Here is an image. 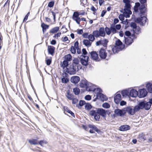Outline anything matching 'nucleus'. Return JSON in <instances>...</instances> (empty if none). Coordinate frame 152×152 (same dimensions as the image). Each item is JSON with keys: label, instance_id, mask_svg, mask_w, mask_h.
I'll return each mask as SVG.
<instances>
[{"label": "nucleus", "instance_id": "obj_1", "mask_svg": "<svg viewBox=\"0 0 152 152\" xmlns=\"http://www.w3.org/2000/svg\"><path fill=\"white\" fill-rule=\"evenodd\" d=\"M139 1L141 4L138 2L135 3V5L134 7V11L133 13L134 14H135L139 12V10L140 13L138 15L140 17L137 18L135 17L134 20L135 22L140 24L142 26H144L145 23L148 22V20L146 16V15L145 16H142L144 15L145 13L147 12V0H139ZM148 23L147 22V24Z\"/></svg>", "mask_w": 152, "mask_h": 152}, {"label": "nucleus", "instance_id": "obj_2", "mask_svg": "<svg viewBox=\"0 0 152 152\" xmlns=\"http://www.w3.org/2000/svg\"><path fill=\"white\" fill-rule=\"evenodd\" d=\"M79 64V60L77 58H74L72 65L69 68L66 69V72L69 75H74L76 73L77 67Z\"/></svg>", "mask_w": 152, "mask_h": 152}, {"label": "nucleus", "instance_id": "obj_3", "mask_svg": "<svg viewBox=\"0 0 152 152\" xmlns=\"http://www.w3.org/2000/svg\"><path fill=\"white\" fill-rule=\"evenodd\" d=\"M80 87L82 88H86V91H95V88H93V84L88 82L86 80H82L79 83Z\"/></svg>", "mask_w": 152, "mask_h": 152}, {"label": "nucleus", "instance_id": "obj_4", "mask_svg": "<svg viewBox=\"0 0 152 152\" xmlns=\"http://www.w3.org/2000/svg\"><path fill=\"white\" fill-rule=\"evenodd\" d=\"M136 106L138 111L140 110H142L144 109L148 110H149L151 107L150 104L148 102H146L145 100L139 102L137 105Z\"/></svg>", "mask_w": 152, "mask_h": 152}, {"label": "nucleus", "instance_id": "obj_5", "mask_svg": "<svg viewBox=\"0 0 152 152\" xmlns=\"http://www.w3.org/2000/svg\"><path fill=\"white\" fill-rule=\"evenodd\" d=\"M132 106H128L124 108L125 114L126 112H127L129 115H134L135 114L136 112L139 111L136 105L134 107L133 109L132 108Z\"/></svg>", "mask_w": 152, "mask_h": 152}, {"label": "nucleus", "instance_id": "obj_6", "mask_svg": "<svg viewBox=\"0 0 152 152\" xmlns=\"http://www.w3.org/2000/svg\"><path fill=\"white\" fill-rule=\"evenodd\" d=\"M81 64L83 66H87L88 64L89 58L88 56L81 55L78 57Z\"/></svg>", "mask_w": 152, "mask_h": 152}, {"label": "nucleus", "instance_id": "obj_7", "mask_svg": "<svg viewBox=\"0 0 152 152\" xmlns=\"http://www.w3.org/2000/svg\"><path fill=\"white\" fill-rule=\"evenodd\" d=\"M114 112L118 116L123 117L125 115V111L124 108L121 109L118 108L115 109Z\"/></svg>", "mask_w": 152, "mask_h": 152}, {"label": "nucleus", "instance_id": "obj_8", "mask_svg": "<svg viewBox=\"0 0 152 152\" xmlns=\"http://www.w3.org/2000/svg\"><path fill=\"white\" fill-rule=\"evenodd\" d=\"M99 56L102 59H105L107 57V53L103 48L100 49L99 51Z\"/></svg>", "mask_w": 152, "mask_h": 152}, {"label": "nucleus", "instance_id": "obj_9", "mask_svg": "<svg viewBox=\"0 0 152 152\" xmlns=\"http://www.w3.org/2000/svg\"><path fill=\"white\" fill-rule=\"evenodd\" d=\"M89 53L92 59L96 61H99L98 60L99 58L98 54L96 51H92L89 52Z\"/></svg>", "mask_w": 152, "mask_h": 152}, {"label": "nucleus", "instance_id": "obj_10", "mask_svg": "<svg viewBox=\"0 0 152 152\" xmlns=\"http://www.w3.org/2000/svg\"><path fill=\"white\" fill-rule=\"evenodd\" d=\"M139 97L140 98H144L145 97L147 94V92L145 88L140 89L139 90Z\"/></svg>", "mask_w": 152, "mask_h": 152}, {"label": "nucleus", "instance_id": "obj_11", "mask_svg": "<svg viewBox=\"0 0 152 152\" xmlns=\"http://www.w3.org/2000/svg\"><path fill=\"white\" fill-rule=\"evenodd\" d=\"M98 114L101 116H102L105 119L106 116V110L102 108H98L97 110Z\"/></svg>", "mask_w": 152, "mask_h": 152}, {"label": "nucleus", "instance_id": "obj_12", "mask_svg": "<svg viewBox=\"0 0 152 152\" xmlns=\"http://www.w3.org/2000/svg\"><path fill=\"white\" fill-rule=\"evenodd\" d=\"M63 77L61 78V82L63 83H68L69 80V79L68 78V75L66 72H64L62 74Z\"/></svg>", "mask_w": 152, "mask_h": 152}, {"label": "nucleus", "instance_id": "obj_13", "mask_svg": "<svg viewBox=\"0 0 152 152\" xmlns=\"http://www.w3.org/2000/svg\"><path fill=\"white\" fill-rule=\"evenodd\" d=\"M124 42L127 45H130L134 42L133 39L131 37H126L124 36Z\"/></svg>", "mask_w": 152, "mask_h": 152}, {"label": "nucleus", "instance_id": "obj_14", "mask_svg": "<svg viewBox=\"0 0 152 152\" xmlns=\"http://www.w3.org/2000/svg\"><path fill=\"white\" fill-rule=\"evenodd\" d=\"M55 48L53 46L49 45L48 47V51L49 54L53 56L55 53Z\"/></svg>", "mask_w": 152, "mask_h": 152}, {"label": "nucleus", "instance_id": "obj_15", "mask_svg": "<svg viewBox=\"0 0 152 152\" xmlns=\"http://www.w3.org/2000/svg\"><path fill=\"white\" fill-rule=\"evenodd\" d=\"M80 79L79 76H77L72 77L70 79L71 82L75 84L77 83L80 80Z\"/></svg>", "mask_w": 152, "mask_h": 152}, {"label": "nucleus", "instance_id": "obj_16", "mask_svg": "<svg viewBox=\"0 0 152 152\" xmlns=\"http://www.w3.org/2000/svg\"><path fill=\"white\" fill-rule=\"evenodd\" d=\"M138 92L135 89L131 90L129 92V95L132 97H136L138 95Z\"/></svg>", "mask_w": 152, "mask_h": 152}, {"label": "nucleus", "instance_id": "obj_17", "mask_svg": "<svg viewBox=\"0 0 152 152\" xmlns=\"http://www.w3.org/2000/svg\"><path fill=\"white\" fill-rule=\"evenodd\" d=\"M125 47V45H123V47L122 48L121 47L118 48V47L114 46L112 47V50L114 54L118 53L120 50H121Z\"/></svg>", "mask_w": 152, "mask_h": 152}, {"label": "nucleus", "instance_id": "obj_18", "mask_svg": "<svg viewBox=\"0 0 152 152\" xmlns=\"http://www.w3.org/2000/svg\"><path fill=\"white\" fill-rule=\"evenodd\" d=\"M130 126L128 125H124L121 126L119 128V130L121 131H125L130 129Z\"/></svg>", "mask_w": 152, "mask_h": 152}, {"label": "nucleus", "instance_id": "obj_19", "mask_svg": "<svg viewBox=\"0 0 152 152\" xmlns=\"http://www.w3.org/2000/svg\"><path fill=\"white\" fill-rule=\"evenodd\" d=\"M88 126L89 128H92L94 131L96 132L98 134H101L102 132L99 129H98L95 125L93 124H89Z\"/></svg>", "mask_w": 152, "mask_h": 152}, {"label": "nucleus", "instance_id": "obj_20", "mask_svg": "<svg viewBox=\"0 0 152 152\" xmlns=\"http://www.w3.org/2000/svg\"><path fill=\"white\" fill-rule=\"evenodd\" d=\"M137 139L140 142L144 141L146 139L145 135L142 132L139 134Z\"/></svg>", "mask_w": 152, "mask_h": 152}, {"label": "nucleus", "instance_id": "obj_21", "mask_svg": "<svg viewBox=\"0 0 152 152\" xmlns=\"http://www.w3.org/2000/svg\"><path fill=\"white\" fill-rule=\"evenodd\" d=\"M121 96L120 94H117L114 97L115 102L117 104H118L121 99Z\"/></svg>", "mask_w": 152, "mask_h": 152}, {"label": "nucleus", "instance_id": "obj_22", "mask_svg": "<svg viewBox=\"0 0 152 152\" xmlns=\"http://www.w3.org/2000/svg\"><path fill=\"white\" fill-rule=\"evenodd\" d=\"M63 109L64 110V113L65 114H66L65 112H66L68 113L71 114V115L74 117H75L74 113L70 110H69L68 107L66 106H64L63 107Z\"/></svg>", "mask_w": 152, "mask_h": 152}, {"label": "nucleus", "instance_id": "obj_23", "mask_svg": "<svg viewBox=\"0 0 152 152\" xmlns=\"http://www.w3.org/2000/svg\"><path fill=\"white\" fill-rule=\"evenodd\" d=\"M41 26L42 28V32L43 34L45 33L46 30L48 29L49 27V25L45 24L44 23H42Z\"/></svg>", "mask_w": 152, "mask_h": 152}, {"label": "nucleus", "instance_id": "obj_24", "mask_svg": "<svg viewBox=\"0 0 152 152\" xmlns=\"http://www.w3.org/2000/svg\"><path fill=\"white\" fill-rule=\"evenodd\" d=\"M98 31L99 34L101 35V37H104L105 36V28L104 27H100Z\"/></svg>", "mask_w": 152, "mask_h": 152}, {"label": "nucleus", "instance_id": "obj_25", "mask_svg": "<svg viewBox=\"0 0 152 152\" xmlns=\"http://www.w3.org/2000/svg\"><path fill=\"white\" fill-rule=\"evenodd\" d=\"M98 96L99 99H100L103 102L104 101H106L108 99V98L106 95L104 94H100Z\"/></svg>", "mask_w": 152, "mask_h": 152}, {"label": "nucleus", "instance_id": "obj_26", "mask_svg": "<svg viewBox=\"0 0 152 152\" xmlns=\"http://www.w3.org/2000/svg\"><path fill=\"white\" fill-rule=\"evenodd\" d=\"M60 65L61 67L64 69L65 68H67V67L68 66L69 64L68 61L64 60L63 62H61Z\"/></svg>", "mask_w": 152, "mask_h": 152}, {"label": "nucleus", "instance_id": "obj_27", "mask_svg": "<svg viewBox=\"0 0 152 152\" xmlns=\"http://www.w3.org/2000/svg\"><path fill=\"white\" fill-rule=\"evenodd\" d=\"M83 43L86 46L89 47L91 46L92 42L89 40L85 39L83 41Z\"/></svg>", "mask_w": 152, "mask_h": 152}, {"label": "nucleus", "instance_id": "obj_28", "mask_svg": "<svg viewBox=\"0 0 152 152\" xmlns=\"http://www.w3.org/2000/svg\"><path fill=\"white\" fill-rule=\"evenodd\" d=\"M146 87L148 92L150 93H152V83H148L147 84Z\"/></svg>", "mask_w": 152, "mask_h": 152}, {"label": "nucleus", "instance_id": "obj_29", "mask_svg": "<svg viewBox=\"0 0 152 152\" xmlns=\"http://www.w3.org/2000/svg\"><path fill=\"white\" fill-rule=\"evenodd\" d=\"M64 58V60L69 62L71 61L72 59V57L71 55L70 54H68L65 55Z\"/></svg>", "mask_w": 152, "mask_h": 152}, {"label": "nucleus", "instance_id": "obj_30", "mask_svg": "<svg viewBox=\"0 0 152 152\" xmlns=\"http://www.w3.org/2000/svg\"><path fill=\"white\" fill-rule=\"evenodd\" d=\"M28 141L31 145H36L38 144L37 139H33L31 140H29Z\"/></svg>", "mask_w": 152, "mask_h": 152}, {"label": "nucleus", "instance_id": "obj_31", "mask_svg": "<svg viewBox=\"0 0 152 152\" xmlns=\"http://www.w3.org/2000/svg\"><path fill=\"white\" fill-rule=\"evenodd\" d=\"M95 108V110H92L89 111V114L92 116H94L96 114H98L97 112V109Z\"/></svg>", "mask_w": 152, "mask_h": 152}, {"label": "nucleus", "instance_id": "obj_32", "mask_svg": "<svg viewBox=\"0 0 152 152\" xmlns=\"http://www.w3.org/2000/svg\"><path fill=\"white\" fill-rule=\"evenodd\" d=\"M59 30L58 27H56L52 28L50 31V33L54 34L57 32Z\"/></svg>", "mask_w": 152, "mask_h": 152}, {"label": "nucleus", "instance_id": "obj_33", "mask_svg": "<svg viewBox=\"0 0 152 152\" xmlns=\"http://www.w3.org/2000/svg\"><path fill=\"white\" fill-rule=\"evenodd\" d=\"M111 31V33H112L113 34H114L117 32V30L115 27V25L112 24L111 25L110 27Z\"/></svg>", "mask_w": 152, "mask_h": 152}, {"label": "nucleus", "instance_id": "obj_34", "mask_svg": "<svg viewBox=\"0 0 152 152\" xmlns=\"http://www.w3.org/2000/svg\"><path fill=\"white\" fill-rule=\"evenodd\" d=\"M132 6L130 3L125 4L124 8V11H126V10H130V9H131Z\"/></svg>", "mask_w": 152, "mask_h": 152}, {"label": "nucleus", "instance_id": "obj_35", "mask_svg": "<svg viewBox=\"0 0 152 152\" xmlns=\"http://www.w3.org/2000/svg\"><path fill=\"white\" fill-rule=\"evenodd\" d=\"M67 95L66 96L67 98L70 100H72L73 98L74 95L72 94H71L70 93L69 90H68L67 93Z\"/></svg>", "mask_w": 152, "mask_h": 152}, {"label": "nucleus", "instance_id": "obj_36", "mask_svg": "<svg viewBox=\"0 0 152 152\" xmlns=\"http://www.w3.org/2000/svg\"><path fill=\"white\" fill-rule=\"evenodd\" d=\"M73 92L75 95H77L80 94V89L77 87L73 89Z\"/></svg>", "mask_w": 152, "mask_h": 152}, {"label": "nucleus", "instance_id": "obj_37", "mask_svg": "<svg viewBox=\"0 0 152 152\" xmlns=\"http://www.w3.org/2000/svg\"><path fill=\"white\" fill-rule=\"evenodd\" d=\"M121 94L123 96H128L129 95V92L128 90H124L122 91Z\"/></svg>", "mask_w": 152, "mask_h": 152}, {"label": "nucleus", "instance_id": "obj_38", "mask_svg": "<svg viewBox=\"0 0 152 152\" xmlns=\"http://www.w3.org/2000/svg\"><path fill=\"white\" fill-rule=\"evenodd\" d=\"M93 35L94 37L96 38L99 37L100 36V35L99 34L98 30H96L94 31L93 32Z\"/></svg>", "mask_w": 152, "mask_h": 152}, {"label": "nucleus", "instance_id": "obj_39", "mask_svg": "<svg viewBox=\"0 0 152 152\" xmlns=\"http://www.w3.org/2000/svg\"><path fill=\"white\" fill-rule=\"evenodd\" d=\"M95 91H94V92H96V93H96V95H98V96H99V95L100 94L101 95V94L102 93V89L100 88H95Z\"/></svg>", "mask_w": 152, "mask_h": 152}, {"label": "nucleus", "instance_id": "obj_40", "mask_svg": "<svg viewBox=\"0 0 152 152\" xmlns=\"http://www.w3.org/2000/svg\"><path fill=\"white\" fill-rule=\"evenodd\" d=\"M86 103V102L84 100H80L79 101V105L80 107L78 106H77H77L79 109L81 108V107L84 105Z\"/></svg>", "mask_w": 152, "mask_h": 152}, {"label": "nucleus", "instance_id": "obj_41", "mask_svg": "<svg viewBox=\"0 0 152 152\" xmlns=\"http://www.w3.org/2000/svg\"><path fill=\"white\" fill-rule=\"evenodd\" d=\"M85 105V109L87 110H90L92 107V106L91 104L88 103H86Z\"/></svg>", "mask_w": 152, "mask_h": 152}, {"label": "nucleus", "instance_id": "obj_42", "mask_svg": "<svg viewBox=\"0 0 152 152\" xmlns=\"http://www.w3.org/2000/svg\"><path fill=\"white\" fill-rule=\"evenodd\" d=\"M88 38L90 41L91 42H94L95 39V37L94 36L93 34H90L89 35Z\"/></svg>", "mask_w": 152, "mask_h": 152}, {"label": "nucleus", "instance_id": "obj_43", "mask_svg": "<svg viewBox=\"0 0 152 152\" xmlns=\"http://www.w3.org/2000/svg\"><path fill=\"white\" fill-rule=\"evenodd\" d=\"M122 43L119 39L117 40L115 43V45L116 47H119V48L121 47V46L122 45Z\"/></svg>", "mask_w": 152, "mask_h": 152}, {"label": "nucleus", "instance_id": "obj_44", "mask_svg": "<svg viewBox=\"0 0 152 152\" xmlns=\"http://www.w3.org/2000/svg\"><path fill=\"white\" fill-rule=\"evenodd\" d=\"M105 32L107 35H110L111 33L110 28L106 27L105 28Z\"/></svg>", "mask_w": 152, "mask_h": 152}, {"label": "nucleus", "instance_id": "obj_45", "mask_svg": "<svg viewBox=\"0 0 152 152\" xmlns=\"http://www.w3.org/2000/svg\"><path fill=\"white\" fill-rule=\"evenodd\" d=\"M52 58L51 57H50V58L46 59L45 61L47 65L49 66L52 63Z\"/></svg>", "mask_w": 152, "mask_h": 152}, {"label": "nucleus", "instance_id": "obj_46", "mask_svg": "<svg viewBox=\"0 0 152 152\" xmlns=\"http://www.w3.org/2000/svg\"><path fill=\"white\" fill-rule=\"evenodd\" d=\"M130 26L133 28V29H136L138 26H137V24L135 22H132L130 24Z\"/></svg>", "mask_w": 152, "mask_h": 152}, {"label": "nucleus", "instance_id": "obj_47", "mask_svg": "<svg viewBox=\"0 0 152 152\" xmlns=\"http://www.w3.org/2000/svg\"><path fill=\"white\" fill-rule=\"evenodd\" d=\"M102 107L108 109L110 107V105L107 102H105L102 104Z\"/></svg>", "mask_w": 152, "mask_h": 152}, {"label": "nucleus", "instance_id": "obj_48", "mask_svg": "<svg viewBox=\"0 0 152 152\" xmlns=\"http://www.w3.org/2000/svg\"><path fill=\"white\" fill-rule=\"evenodd\" d=\"M76 49L73 46H72L70 48V51L72 54H75L76 53Z\"/></svg>", "mask_w": 152, "mask_h": 152}, {"label": "nucleus", "instance_id": "obj_49", "mask_svg": "<svg viewBox=\"0 0 152 152\" xmlns=\"http://www.w3.org/2000/svg\"><path fill=\"white\" fill-rule=\"evenodd\" d=\"M54 4V2L53 1H50L48 4V7L50 8L53 7Z\"/></svg>", "mask_w": 152, "mask_h": 152}, {"label": "nucleus", "instance_id": "obj_50", "mask_svg": "<svg viewBox=\"0 0 152 152\" xmlns=\"http://www.w3.org/2000/svg\"><path fill=\"white\" fill-rule=\"evenodd\" d=\"M80 18L77 15V11L75 12L73 14L72 18L73 19L78 18Z\"/></svg>", "mask_w": 152, "mask_h": 152}, {"label": "nucleus", "instance_id": "obj_51", "mask_svg": "<svg viewBox=\"0 0 152 152\" xmlns=\"http://www.w3.org/2000/svg\"><path fill=\"white\" fill-rule=\"evenodd\" d=\"M61 40L62 42H64L68 41L69 42H66L67 43H69V41L68 40V38L66 36H65L64 37H62L61 38Z\"/></svg>", "mask_w": 152, "mask_h": 152}, {"label": "nucleus", "instance_id": "obj_52", "mask_svg": "<svg viewBox=\"0 0 152 152\" xmlns=\"http://www.w3.org/2000/svg\"><path fill=\"white\" fill-rule=\"evenodd\" d=\"M124 34L125 36L128 37H130L131 35V33L130 31H125Z\"/></svg>", "mask_w": 152, "mask_h": 152}, {"label": "nucleus", "instance_id": "obj_53", "mask_svg": "<svg viewBox=\"0 0 152 152\" xmlns=\"http://www.w3.org/2000/svg\"><path fill=\"white\" fill-rule=\"evenodd\" d=\"M100 115L98 114H96L95 116L94 117V119L96 121H99L100 119Z\"/></svg>", "mask_w": 152, "mask_h": 152}, {"label": "nucleus", "instance_id": "obj_54", "mask_svg": "<svg viewBox=\"0 0 152 152\" xmlns=\"http://www.w3.org/2000/svg\"><path fill=\"white\" fill-rule=\"evenodd\" d=\"M124 15L123 14H120L118 16V18L119 20L121 21L124 20Z\"/></svg>", "mask_w": 152, "mask_h": 152}, {"label": "nucleus", "instance_id": "obj_55", "mask_svg": "<svg viewBox=\"0 0 152 152\" xmlns=\"http://www.w3.org/2000/svg\"><path fill=\"white\" fill-rule=\"evenodd\" d=\"M135 30V31H136V34H139L141 32L140 30H141V28H140V27L139 26H138L136 29H134Z\"/></svg>", "mask_w": 152, "mask_h": 152}, {"label": "nucleus", "instance_id": "obj_56", "mask_svg": "<svg viewBox=\"0 0 152 152\" xmlns=\"http://www.w3.org/2000/svg\"><path fill=\"white\" fill-rule=\"evenodd\" d=\"M85 99L86 100H90L91 99V96L90 95H87L85 96Z\"/></svg>", "mask_w": 152, "mask_h": 152}, {"label": "nucleus", "instance_id": "obj_57", "mask_svg": "<svg viewBox=\"0 0 152 152\" xmlns=\"http://www.w3.org/2000/svg\"><path fill=\"white\" fill-rule=\"evenodd\" d=\"M61 34V33L58 32L56 34H55L53 36V38L56 39H57L58 37H60V36Z\"/></svg>", "mask_w": 152, "mask_h": 152}, {"label": "nucleus", "instance_id": "obj_58", "mask_svg": "<svg viewBox=\"0 0 152 152\" xmlns=\"http://www.w3.org/2000/svg\"><path fill=\"white\" fill-rule=\"evenodd\" d=\"M82 55L83 56H86L88 53L85 48H83L82 49Z\"/></svg>", "mask_w": 152, "mask_h": 152}, {"label": "nucleus", "instance_id": "obj_59", "mask_svg": "<svg viewBox=\"0 0 152 152\" xmlns=\"http://www.w3.org/2000/svg\"><path fill=\"white\" fill-rule=\"evenodd\" d=\"M131 31H133V34H132L131 35V37H133L134 39H136L137 38V37H136L135 34H136V32H135V30L132 29L131 30Z\"/></svg>", "mask_w": 152, "mask_h": 152}, {"label": "nucleus", "instance_id": "obj_60", "mask_svg": "<svg viewBox=\"0 0 152 152\" xmlns=\"http://www.w3.org/2000/svg\"><path fill=\"white\" fill-rule=\"evenodd\" d=\"M73 19L75 21L77 24L80 25V22L81 20V19L80 18H76Z\"/></svg>", "mask_w": 152, "mask_h": 152}, {"label": "nucleus", "instance_id": "obj_61", "mask_svg": "<svg viewBox=\"0 0 152 152\" xmlns=\"http://www.w3.org/2000/svg\"><path fill=\"white\" fill-rule=\"evenodd\" d=\"M30 14V12H28L27 14L26 15L24 19L23 20V22L26 21L28 19V16H29Z\"/></svg>", "mask_w": 152, "mask_h": 152}, {"label": "nucleus", "instance_id": "obj_62", "mask_svg": "<svg viewBox=\"0 0 152 152\" xmlns=\"http://www.w3.org/2000/svg\"><path fill=\"white\" fill-rule=\"evenodd\" d=\"M72 100V103L73 104H75L78 101V99L76 98H73Z\"/></svg>", "mask_w": 152, "mask_h": 152}, {"label": "nucleus", "instance_id": "obj_63", "mask_svg": "<svg viewBox=\"0 0 152 152\" xmlns=\"http://www.w3.org/2000/svg\"><path fill=\"white\" fill-rule=\"evenodd\" d=\"M79 42L78 41H76L74 44V47H75L76 49L77 48H79Z\"/></svg>", "mask_w": 152, "mask_h": 152}, {"label": "nucleus", "instance_id": "obj_64", "mask_svg": "<svg viewBox=\"0 0 152 152\" xmlns=\"http://www.w3.org/2000/svg\"><path fill=\"white\" fill-rule=\"evenodd\" d=\"M88 36L89 35H88V33L87 32H85L83 34V37L86 38H88Z\"/></svg>", "mask_w": 152, "mask_h": 152}]
</instances>
